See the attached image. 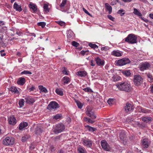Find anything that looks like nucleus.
I'll list each match as a JSON object with an SVG mask.
<instances>
[{"instance_id":"3c124183","label":"nucleus","mask_w":153,"mask_h":153,"mask_svg":"<svg viewBox=\"0 0 153 153\" xmlns=\"http://www.w3.org/2000/svg\"><path fill=\"white\" fill-rule=\"evenodd\" d=\"M124 74L126 76H129L131 74V73L129 71H126L124 72Z\"/></svg>"},{"instance_id":"ddd939ff","label":"nucleus","mask_w":153,"mask_h":153,"mask_svg":"<svg viewBox=\"0 0 153 153\" xmlns=\"http://www.w3.org/2000/svg\"><path fill=\"white\" fill-rule=\"evenodd\" d=\"M25 102L29 104H31L33 103L34 102L35 100L34 98L32 97L27 96L25 98Z\"/></svg>"},{"instance_id":"37998d69","label":"nucleus","mask_w":153,"mask_h":153,"mask_svg":"<svg viewBox=\"0 0 153 153\" xmlns=\"http://www.w3.org/2000/svg\"><path fill=\"white\" fill-rule=\"evenodd\" d=\"M61 117V115L59 114H57L53 117V118L56 119L57 120L60 119Z\"/></svg>"},{"instance_id":"dca6fc26","label":"nucleus","mask_w":153,"mask_h":153,"mask_svg":"<svg viewBox=\"0 0 153 153\" xmlns=\"http://www.w3.org/2000/svg\"><path fill=\"white\" fill-rule=\"evenodd\" d=\"M96 63L99 66H102L104 65V61L103 59H101L99 57H97L95 59Z\"/></svg>"},{"instance_id":"aec40b11","label":"nucleus","mask_w":153,"mask_h":153,"mask_svg":"<svg viewBox=\"0 0 153 153\" xmlns=\"http://www.w3.org/2000/svg\"><path fill=\"white\" fill-rule=\"evenodd\" d=\"M27 126V123L26 122L21 123L19 125V129L22 130Z\"/></svg>"},{"instance_id":"2f4dec72","label":"nucleus","mask_w":153,"mask_h":153,"mask_svg":"<svg viewBox=\"0 0 153 153\" xmlns=\"http://www.w3.org/2000/svg\"><path fill=\"white\" fill-rule=\"evenodd\" d=\"M112 54L116 56H121V53L119 51H114L112 52Z\"/></svg>"},{"instance_id":"f03ea898","label":"nucleus","mask_w":153,"mask_h":153,"mask_svg":"<svg viewBox=\"0 0 153 153\" xmlns=\"http://www.w3.org/2000/svg\"><path fill=\"white\" fill-rule=\"evenodd\" d=\"M136 36L133 34H130L125 38V41L129 44H133L137 43Z\"/></svg>"},{"instance_id":"58836bf2","label":"nucleus","mask_w":153,"mask_h":153,"mask_svg":"<svg viewBox=\"0 0 153 153\" xmlns=\"http://www.w3.org/2000/svg\"><path fill=\"white\" fill-rule=\"evenodd\" d=\"M25 102V100L23 99H21L19 101V104L20 107H22L23 106Z\"/></svg>"},{"instance_id":"a18cd8bd","label":"nucleus","mask_w":153,"mask_h":153,"mask_svg":"<svg viewBox=\"0 0 153 153\" xmlns=\"http://www.w3.org/2000/svg\"><path fill=\"white\" fill-rule=\"evenodd\" d=\"M126 120L129 123H132V122H135V120L134 119L130 117L127 119Z\"/></svg>"},{"instance_id":"0e129e2a","label":"nucleus","mask_w":153,"mask_h":153,"mask_svg":"<svg viewBox=\"0 0 153 153\" xmlns=\"http://www.w3.org/2000/svg\"><path fill=\"white\" fill-rule=\"evenodd\" d=\"M108 48L106 47H102L101 48V50H102L106 51L107 49Z\"/></svg>"},{"instance_id":"338daca9","label":"nucleus","mask_w":153,"mask_h":153,"mask_svg":"<svg viewBox=\"0 0 153 153\" xmlns=\"http://www.w3.org/2000/svg\"><path fill=\"white\" fill-rule=\"evenodd\" d=\"M84 119V120L85 121H86V122H87V121L88 122V120L89 119V118H87V117H85L84 118H83Z\"/></svg>"},{"instance_id":"4468645a","label":"nucleus","mask_w":153,"mask_h":153,"mask_svg":"<svg viewBox=\"0 0 153 153\" xmlns=\"http://www.w3.org/2000/svg\"><path fill=\"white\" fill-rule=\"evenodd\" d=\"M142 146L144 148H147L150 144L148 140L146 138L143 139L142 142Z\"/></svg>"},{"instance_id":"f257e3e1","label":"nucleus","mask_w":153,"mask_h":153,"mask_svg":"<svg viewBox=\"0 0 153 153\" xmlns=\"http://www.w3.org/2000/svg\"><path fill=\"white\" fill-rule=\"evenodd\" d=\"M116 86L119 90L122 91L129 92L131 91L130 85L126 82L119 83Z\"/></svg>"},{"instance_id":"680f3d73","label":"nucleus","mask_w":153,"mask_h":153,"mask_svg":"<svg viewBox=\"0 0 153 153\" xmlns=\"http://www.w3.org/2000/svg\"><path fill=\"white\" fill-rule=\"evenodd\" d=\"M141 111L143 113H145L146 112L145 109L144 108H141Z\"/></svg>"},{"instance_id":"f8f14e48","label":"nucleus","mask_w":153,"mask_h":153,"mask_svg":"<svg viewBox=\"0 0 153 153\" xmlns=\"http://www.w3.org/2000/svg\"><path fill=\"white\" fill-rule=\"evenodd\" d=\"M8 121L9 124L11 125H15L16 123V120L13 116H11L9 118H8Z\"/></svg>"},{"instance_id":"a211bd4d","label":"nucleus","mask_w":153,"mask_h":153,"mask_svg":"<svg viewBox=\"0 0 153 153\" xmlns=\"http://www.w3.org/2000/svg\"><path fill=\"white\" fill-rule=\"evenodd\" d=\"M29 7L30 9H32L34 13L37 11V6L34 4H30Z\"/></svg>"},{"instance_id":"72a5a7b5","label":"nucleus","mask_w":153,"mask_h":153,"mask_svg":"<svg viewBox=\"0 0 153 153\" xmlns=\"http://www.w3.org/2000/svg\"><path fill=\"white\" fill-rule=\"evenodd\" d=\"M11 91L12 92H14L15 93H17L19 92L17 88L16 87H15L12 86L10 88V89Z\"/></svg>"},{"instance_id":"473e14b6","label":"nucleus","mask_w":153,"mask_h":153,"mask_svg":"<svg viewBox=\"0 0 153 153\" xmlns=\"http://www.w3.org/2000/svg\"><path fill=\"white\" fill-rule=\"evenodd\" d=\"M134 13L135 15H137L138 16H142V15L140 12L137 9L134 8Z\"/></svg>"},{"instance_id":"5701e85b","label":"nucleus","mask_w":153,"mask_h":153,"mask_svg":"<svg viewBox=\"0 0 153 153\" xmlns=\"http://www.w3.org/2000/svg\"><path fill=\"white\" fill-rule=\"evenodd\" d=\"M25 82V79L24 78H19L17 82V83L19 85H23Z\"/></svg>"},{"instance_id":"4d7b16f0","label":"nucleus","mask_w":153,"mask_h":153,"mask_svg":"<svg viewBox=\"0 0 153 153\" xmlns=\"http://www.w3.org/2000/svg\"><path fill=\"white\" fill-rule=\"evenodd\" d=\"M95 121L93 120H91V119L89 118L88 121V123H91V124H93L94 123Z\"/></svg>"},{"instance_id":"20e7f679","label":"nucleus","mask_w":153,"mask_h":153,"mask_svg":"<svg viewBox=\"0 0 153 153\" xmlns=\"http://www.w3.org/2000/svg\"><path fill=\"white\" fill-rule=\"evenodd\" d=\"M14 143V139L12 137H6L3 140V144L9 146L13 145Z\"/></svg>"},{"instance_id":"cd10ccee","label":"nucleus","mask_w":153,"mask_h":153,"mask_svg":"<svg viewBox=\"0 0 153 153\" xmlns=\"http://www.w3.org/2000/svg\"><path fill=\"white\" fill-rule=\"evenodd\" d=\"M38 87L40 91L45 93H46L48 92V90L46 88L44 87L42 85H39Z\"/></svg>"},{"instance_id":"4be33fe9","label":"nucleus","mask_w":153,"mask_h":153,"mask_svg":"<svg viewBox=\"0 0 153 153\" xmlns=\"http://www.w3.org/2000/svg\"><path fill=\"white\" fill-rule=\"evenodd\" d=\"M119 137L121 140H126V136L125 133L123 131L121 132L120 134Z\"/></svg>"},{"instance_id":"c756f323","label":"nucleus","mask_w":153,"mask_h":153,"mask_svg":"<svg viewBox=\"0 0 153 153\" xmlns=\"http://www.w3.org/2000/svg\"><path fill=\"white\" fill-rule=\"evenodd\" d=\"M152 118L150 117H144L142 118V120L144 122L146 123H148L151 121Z\"/></svg>"},{"instance_id":"1a4fd4ad","label":"nucleus","mask_w":153,"mask_h":153,"mask_svg":"<svg viewBox=\"0 0 153 153\" xmlns=\"http://www.w3.org/2000/svg\"><path fill=\"white\" fill-rule=\"evenodd\" d=\"M101 144L103 149L106 151H109L110 147L107 142L105 140H102L101 141Z\"/></svg>"},{"instance_id":"a878e982","label":"nucleus","mask_w":153,"mask_h":153,"mask_svg":"<svg viewBox=\"0 0 153 153\" xmlns=\"http://www.w3.org/2000/svg\"><path fill=\"white\" fill-rule=\"evenodd\" d=\"M105 7L107 10L108 11V13L110 14L112 10V8L111 7L108 3H106L105 4Z\"/></svg>"},{"instance_id":"052dcab7","label":"nucleus","mask_w":153,"mask_h":153,"mask_svg":"<svg viewBox=\"0 0 153 153\" xmlns=\"http://www.w3.org/2000/svg\"><path fill=\"white\" fill-rule=\"evenodd\" d=\"M124 2H129L132 1V0H122Z\"/></svg>"},{"instance_id":"0eeeda50","label":"nucleus","mask_w":153,"mask_h":153,"mask_svg":"<svg viewBox=\"0 0 153 153\" xmlns=\"http://www.w3.org/2000/svg\"><path fill=\"white\" fill-rule=\"evenodd\" d=\"M87 110L86 111L87 115L90 117L92 119H95L96 118V116L94 113V111L93 109L89 107H87Z\"/></svg>"},{"instance_id":"13d9d810","label":"nucleus","mask_w":153,"mask_h":153,"mask_svg":"<svg viewBox=\"0 0 153 153\" xmlns=\"http://www.w3.org/2000/svg\"><path fill=\"white\" fill-rule=\"evenodd\" d=\"M35 89V87L32 86L31 88H29V90L30 91H33Z\"/></svg>"},{"instance_id":"423d86ee","label":"nucleus","mask_w":153,"mask_h":153,"mask_svg":"<svg viewBox=\"0 0 153 153\" xmlns=\"http://www.w3.org/2000/svg\"><path fill=\"white\" fill-rule=\"evenodd\" d=\"M65 128V127L64 125L62 123H60L56 125L53 132L55 134L60 133Z\"/></svg>"},{"instance_id":"f704fd0d","label":"nucleus","mask_w":153,"mask_h":153,"mask_svg":"<svg viewBox=\"0 0 153 153\" xmlns=\"http://www.w3.org/2000/svg\"><path fill=\"white\" fill-rule=\"evenodd\" d=\"M55 92L57 94L60 96L63 95V93L62 90L60 89H56L55 90Z\"/></svg>"},{"instance_id":"7ed1b4c3","label":"nucleus","mask_w":153,"mask_h":153,"mask_svg":"<svg viewBox=\"0 0 153 153\" xmlns=\"http://www.w3.org/2000/svg\"><path fill=\"white\" fill-rule=\"evenodd\" d=\"M133 82L135 85L137 86H140L143 83V79L140 75H136L134 76Z\"/></svg>"},{"instance_id":"f3484780","label":"nucleus","mask_w":153,"mask_h":153,"mask_svg":"<svg viewBox=\"0 0 153 153\" xmlns=\"http://www.w3.org/2000/svg\"><path fill=\"white\" fill-rule=\"evenodd\" d=\"M13 8L19 12H21L22 10V6L21 5H18L16 2H15L13 5Z\"/></svg>"},{"instance_id":"4c0bfd02","label":"nucleus","mask_w":153,"mask_h":153,"mask_svg":"<svg viewBox=\"0 0 153 153\" xmlns=\"http://www.w3.org/2000/svg\"><path fill=\"white\" fill-rule=\"evenodd\" d=\"M88 45L91 48L94 49H97L98 48V46L94 44L90 43H89Z\"/></svg>"},{"instance_id":"e433bc0d","label":"nucleus","mask_w":153,"mask_h":153,"mask_svg":"<svg viewBox=\"0 0 153 153\" xmlns=\"http://www.w3.org/2000/svg\"><path fill=\"white\" fill-rule=\"evenodd\" d=\"M114 102V99H109L108 100L107 102L110 106L112 105Z\"/></svg>"},{"instance_id":"8fccbe9b","label":"nucleus","mask_w":153,"mask_h":153,"mask_svg":"<svg viewBox=\"0 0 153 153\" xmlns=\"http://www.w3.org/2000/svg\"><path fill=\"white\" fill-rule=\"evenodd\" d=\"M28 139V137L27 136H24L22 137V140L23 142H25Z\"/></svg>"},{"instance_id":"bf43d9fd","label":"nucleus","mask_w":153,"mask_h":153,"mask_svg":"<svg viewBox=\"0 0 153 153\" xmlns=\"http://www.w3.org/2000/svg\"><path fill=\"white\" fill-rule=\"evenodd\" d=\"M87 51H82L81 52V55H82L83 56V55H85V53H86V52Z\"/></svg>"},{"instance_id":"09e8293b","label":"nucleus","mask_w":153,"mask_h":153,"mask_svg":"<svg viewBox=\"0 0 153 153\" xmlns=\"http://www.w3.org/2000/svg\"><path fill=\"white\" fill-rule=\"evenodd\" d=\"M21 74H32V73L29 71H25L22 72Z\"/></svg>"},{"instance_id":"b1692460","label":"nucleus","mask_w":153,"mask_h":153,"mask_svg":"<svg viewBox=\"0 0 153 153\" xmlns=\"http://www.w3.org/2000/svg\"><path fill=\"white\" fill-rule=\"evenodd\" d=\"M62 81L63 82L64 85L67 84L70 82V79L68 76H66L64 77L62 79Z\"/></svg>"},{"instance_id":"49530a36","label":"nucleus","mask_w":153,"mask_h":153,"mask_svg":"<svg viewBox=\"0 0 153 153\" xmlns=\"http://www.w3.org/2000/svg\"><path fill=\"white\" fill-rule=\"evenodd\" d=\"M84 91L86 92H92V90L89 88H86L83 89Z\"/></svg>"},{"instance_id":"69168bd1","label":"nucleus","mask_w":153,"mask_h":153,"mask_svg":"<svg viewBox=\"0 0 153 153\" xmlns=\"http://www.w3.org/2000/svg\"><path fill=\"white\" fill-rule=\"evenodd\" d=\"M150 88L151 89L150 91H151L153 93V84L150 87Z\"/></svg>"},{"instance_id":"9d476101","label":"nucleus","mask_w":153,"mask_h":153,"mask_svg":"<svg viewBox=\"0 0 153 153\" xmlns=\"http://www.w3.org/2000/svg\"><path fill=\"white\" fill-rule=\"evenodd\" d=\"M151 65L148 62H145L142 64L139 67L140 70L142 71L150 68Z\"/></svg>"},{"instance_id":"39448f33","label":"nucleus","mask_w":153,"mask_h":153,"mask_svg":"<svg viewBox=\"0 0 153 153\" xmlns=\"http://www.w3.org/2000/svg\"><path fill=\"white\" fill-rule=\"evenodd\" d=\"M130 62V60L128 58H123L116 61L115 63L117 65L122 66Z\"/></svg>"},{"instance_id":"de8ad7c7","label":"nucleus","mask_w":153,"mask_h":153,"mask_svg":"<svg viewBox=\"0 0 153 153\" xmlns=\"http://www.w3.org/2000/svg\"><path fill=\"white\" fill-rule=\"evenodd\" d=\"M62 68L63 69L62 71L63 73L66 75H68V74L67 73L66 71V68L65 67H63Z\"/></svg>"},{"instance_id":"ea45409f","label":"nucleus","mask_w":153,"mask_h":153,"mask_svg":"<svg viewBox=\"0 0 153 153\" xmlns=\"http://www.w3.org/2000/svg\"><path fill=\"white\" fill-rule=\"evenodd\" d=\"M46 23L44 22H38L37 24V25L38 26H41L43 28L46 25Z\"/></svg>"},{"instance_id":"e2e57ef3","label":"nucleus","mask_w":153,"mask_h":153,"mask_svg":"<svg viewBox=\"0 0 153 153\" xmlns=\"http://www.w3.org/2000/svg\"><path fill=\"white\" fill-rule=\"evenodd\" d=\"M124 10H118L117 13L119 14H121L123 12H124Z\"/></svg>"},{"instance_id":"2eb2a0df","label":"nucleus","mask_w":153,"mask_h":153,"mask_svg":"<svg viewBox=\"0 0 153 153\" xmlns=\"http://www.w3.org/2000/svg\"><path fill=\"white\" fill-rule=\"evenodd\" d=\"M92 142L89 140H84L83 141V144L88 147L91 148L92 146Z\"/></svg>"},{"instance_id":"6e6552de","label":"nucleus","mask_w":153,"mask_h":153,"mask_svg":"<svg viewBox=\"0 0 153 153\" xmlns=\"http://www.w3.org/2000/svg\"><path fill=\"white\" fill-rule=\"evenodd\" d=\"M59 107L58 104L55 101L51 102L48 105L47 108L50 110Z\"/></svg>"},{"instance_id":"c03bdc74","label":"nucleus","mask_w":153,"mask_h":153,"mask_svg":"<svg viewBox=\"0 0 153 153\" xmlns=\"http://www.w3.org/2000/svg\"><path fill=\"white\" fill-rule=\"evenodd\" d=\"M67 3V0H62V2L60 5V7L61 8L63 7L65 4H66Z\"/></svg>"},{"instance_id":"864d4df0","label":"nucleus","mask_w":153,"mask_h":153,"mask_svg":"<svg viewBox=\"0 0 153 153\" xmlns=\"http://www.w3.org/2000/svg\"><path fill=\"white\" fill-rule=\"evenodd\" d=\"M108 18L110 20L114 21V18L111 15H108Z\"/></svg>"},{"instance_id":"7c9ffc66","label":"nucleus","mask_w":153,"mask_h":153,"mask_svg":"<svg viewBox=\"0 0 153 153\" xmlns=\"http://www.w3.org/2000/svg\"><path fill=\"white\" fill-rule=\"evenodd\" d=\"M148 77V80L149 82H152L153 80V76L151 74L149 73H148L146 74Z\"/></svg>"},{"instance_id":"393cba45","label":"nucleus","mask_w":153,"mask_h":153,"mask_svg":"<svg viewBox=\"0 0 153 153\" xmlns=\"http://www.w3.org/2000/svg\"><path fill=\"white\" fill-rule=\"evenodd\" d=\"M67 33L68 38L70 39H71L74 35V33L71 30L67 31Z\"/></svg>"},{"instance_id":"412c9836","label":"nucleus","mask_w":153,"mask_h":153,"mask_svg":"<svg viewBox=\"0 0 153 153\" xmlns=\"http://www.w3.org/2000/svg\"><path fill=\"white\" fill-rule=\"evenodd\" d=\"M87 74L85 71H79L77 72L76 75L80 77H84Z\"/></svg>"},{"instance_id":"6e6d98bb","label":"nucleus","mask_w":153,"mask_h":153,"mask_svg":"<svg viewBox=\"0 0 153 153\" xmlns=\"http://www.w3.org/2000/svg\"><path fill=\"white\" fill-rule=\"evenodd\" d=\"M58 23L61 26H63L65 24V22L62 21L59 22Z\"/></svg>"},{"instance_id":"c85d7f7f","label":"nucleus","mask_w":153,"mask_h":153,"mask_svg":"<svg viewBox=\"0 0 153 153\" xmlns=\"http://www.w3.org/2000/svg\"><path fill=\"white\" fill-rule=\"evenodd\" d=\"M85 128L89 131L93 132L97 130L96 128L88 126H85Z\"/></svg>"},{"instance_id":"bb28decb","label":"nucleus","mask_w":153,"mask_h":153,"mask_svg":"<svg viewBox=\"0 0 153 153\" xmlns=\"http://www.w3.org/2000/svg\"><path fill=\"white\" fill-rule=\"evenodd\" d=\"M42 130L41 128L40 127H37L36 128L35 132L36 134L38 135L42 133Z\"/></svg>"},{"instance_id":"79ce46f5","label":"nucleus","mask_w":153,"mask_h":153,"mask_svg":"<svg viewBox=\"0 0 153 153\" xmlns=\"http://www.w3.org/2000/svg\"><path fill=\"white\" fill-rule=\"evenodd\" d=\"M76 102L78 107L79 108H81L83 106V105L82 103L79 101H76Z\"/></svg>"},{"instance_id":"774afa93","label":"nucleus","mask_w":153,"mask_h":153,"mask_svg":"<svg viewBox=\"0 0 153 153\" xmlns=\"http://www.w3.org/2000/svg\"><path fill=\"white\" fill-rule=\"evenodd\" d=\"M149 16L152 19H153V14H152V13H150L149 15Z\"/></svg>"},{"instance_id":"9b49d317","label":"nucleus","mask_w":153,"mask_h":153,"mask_svg":"<svg viewBox=\"0 0 153 153\" xmlns=\"http://www.w3.org/2000/svg\"><path fill=\"white\" fill-rule=\"evenodd\" d=\"M124 108L126 112H128L132 111L134 108L132 105L128 102H127L126 103Z\"/></svg>"},{"instance_id":"a19ab883","label":"nucleus","mask_w":153,"mask_h":153,"mask_svg":"<svg viewBox=\"0 0 153 153\" xmlns=\"http://www.w3.org/2000/svg\"><path fill=\"white\" fill-rule=\"evenodd\" d=\"M113 81L114 82L117 81L120 79V77L118 75L113 76Z\"/></svg>"},{"instance_id":"603ef678","label":"nucleus","mask_w":153,"mask_h":153,"mask_svg":"<svg viewBox=\"0 0 153 153\" xmlns=\"http://www.w3.org/2000/svg\"><path fill=\"white\" fill-rule=\"evenodd\" d=\"M72 45L74 46L77 47L79 45V44L75 41H73L72 42Z\"/></svg>"},{"instance_id":"c9c22d12","label":"nucleus","mask_w":153,"mask_h":153,"mask_svg":"<svg viewBox=\"0 0 153 153\" xmlns=\"http://www.w3.org/2000/svg\"><path fill=\"white\" fill-rule=\"evenodd\" d=\"M48 6L47 4H44L43 6L44 10L46 13H48L49 11V8H48Z\"/></svg>"},{"instance_id":"6ab92c4d","label":"nucleus","mask_w":153,"mask_h":153,"mask_svg":"<svg viewBox=\"0 0 153 153\" xmlns=\"http://www.w3.org/2000/svg\"><path fill=\"white\" fill-rule=\"evenodd\" d=\"M78 153H86V151L85 149L83 147L79 146L78 148Z\"/></svg>"},{"instance_id":"5fc2aeb1","label":"nucleus","mask_w":153,"mask_h":153,"mask_svg":"<svg viewBox=\"0 0 153 153\" xmlns=\"http://www.w3.org/2000/svg\"><path fill=\"white\" fill-rule=\"evenodd\" d=\"M83 11H84V12L87 14L88 15L91 16V14L88 12V11L85 9V8H83Z\"/></svg>"}]
</instances>
